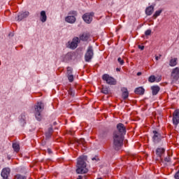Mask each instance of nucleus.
Segmentation results:
<instances>
[{"label":"nucleus","mask_w":179,"mask_h":179,"mask_svg":"<svg viewBox=\"0 0 179 179\" xmlns=\"http://www.w3.org/2000/svg\"><path fill=\"white\" fill-rule=\"evenodd\" d=\"M127 132V128L122 123L117 124V130L113 132V148L120 150L124 145V136Z\"/></svg>","instance_id":"nucleus-1"},{"label":"nucleus","mask_w":179,"mask_h":179,"mask_svg":"<svg viewBox=\"0 0 179 179\" xmlns=\"http://www.w3.org/2000/svg\"><path fill=\"white\" fill-rule=\"evenodd\" d=\"M87 156L81 155L77 159V169L76 170L77 174H86L89 172V169L86 168L87 164Z\"/></svg>","instance_id":"nucleus-2"},{"label":"nucleus","mask_w":179,"mask_h":179,"mask_svg":"<svg viewBox=\"0 0 179 179\" xmlns=\"http://www.w3.org/2000/svg\"><path fill=\"white\" fill-rule=\"evenodd\" d=\"M44 110V103L43 102H38L35 106V116L38 121H41V113Z\"/></svg>","instance_id":"nucleus-3"},{"label":"nucleus","mask_w":179,"mask_h":179,"mask_svg":"<svg viewBox=\"0 0 179 179\" xmlns=\"http://www.w3.org/2000/svg\"><path fill=\"white\" fill-rule=\"evenodd\" d=\"M94 55V52L93 50V46L90 45L87 50L85 55V62H90V61H92Z\"/></svg>","instance_id":"nucleus-4"},{"label":"nucleus","mask_w":179,"mask_h":179,"mask_svg":"<svg viewBox=\"0 0 179 179\" xmlns=\"http://www.w3.org/2000/svg\"><path fill=\"white\" fill-rule=\"evenodd\" d=\"M171 76L172 78L171 85H173V86H176V82H177V80H178L179 79V68L178 67H176L173 69Z\"/></svg>","instance_id":"nucleus-5"},{"label":"nucleus","mask_w":179,"mask_h":179,"mask_svg":"<svg viewBox=\"0 0 179 179\" xmlns=\"http://www.w3.org/2000/svg\"><path fill=\"white\" fill-rule=\"evenodd\" d=\"M102 79L103 80H106L108 85H117V80L114 78L110 76V75L108 74H103L102 76Z\"/></svg>","instance_id":"nucleus-6"},{"label":"nucleus","mask_w":179,"mask_h":179,"mask_svg":"<svg viewBox=\"0 0 179 179\" xmlns=\"http://www.w3.org/2000/svg\"><path fill=\"white\" fill-rule=\"evenodd\" d=\"M93 16H94V13H87L83 15V19L88 24L92 23L93 20Z\"/></svg>","instance_id":"nucleus-7"},{"label":"nucleus","mask_w":179,"mask_h":179,"mask_svg":"<svg viewBox=\"0 0 179 179\" xmlns=\"http://www.w3.org/2000/svg\"><path fill=\"white\" fill-rule=\"evenodd\" d=\"M173 124L175 125V128H177V125L179 124V109L176 110L173 113Z\"/></svg>","instance_id":"nucleus-8"},{"label":"nucleus","mask_w":179,"mask_h":179,"mask_svg":"<svg viewBox=\"0 0 179 179\" xmlns=\"http://www.w3.org/2000/svg\"><path fill=\"white\" fill-rule=\"evenodd\" d=\"M80 43V40L78 37H74L71 42V43L69 44V48H71V50H75L78 47V44Z\"/></svg>","instance_id":"nucleus-9"},{"label":"nucleus","mask_w":179,"mask_h":179,"mask_svg":"<svg viewBox=\"0 0 179 179\" xmlns=\"http://www.w3.org/2000/svg\"><path fill=\"white\" fill-rule=\"evenodd\" d=\"M154 136H153V142L155 143H159L160 141H162V134H159L157 131L154 130L153 131Z\"/></svg>","instance_id":"nucleus-10"},{"label":"nucleus","mask_w":179,"mask_h":179,"mask_svg":"<svg viewBox=\"0 0 179 179\" xmlns=\"http://www.w3.org/2000/svg\"><path fill=\"white\" fill-rule=\"evenodd\" d=\"M10 175V169L4 168L1 171V177L3 179H9L8 177Z\"/></svg>","instance_id":"nucleus-11"},{"label":"nucleus","mask_w":179,"mask_h":179,"mask_svg":"<svg viewBox=\"0 0 179 179\" xmlns=\"http://www.w3.org/2000/svg\"><path fill=\"white\" fill-rule=\"evenodd\" d=\"M90 38V34L86 32H84L80 34L78 38H80L79 40L81 41H87Z\"/></svg>","instance_id":"nucleus-12"},{"label":"nucleus","mask_w":179,"mask_h":179,"mask_svg":"<svg viewBox=\"0 0 179 179\" xmlns=\"http://www.w3.org/2000/svg\"><path fill=\"white\" fill-rule=\"evenodd\" d=\"M151 90H152V96H156V94H157V93L160 92V87L157 85H154L151 87Z\"/></svg>","instance_id":"nucleus-13"},{"label":"nucleus","mask_w":179,"mask_h":179,"mask_svg":"<svg viewBox=\"0 0 179 179\" xmlns=\"http://www.w3.org/2000/svg\"><path fill=\"white\" fill-rule=\"evenodd\" d=\"M155 10V6H148L146 9H145V14L148 16H150L152 15V13H153Z\"/></svg>","instance_id":"nucleus-14"},{"label":"nucleus","mask_w":179,"mask_h":179,"mask_svg":"<svg viewBox=\"0 0 179 179\" xmlns=\"http://www.w3.org/2000/svg\"><path fill=\"white\" fill-rule=\"evenodd\" d=\"M29 16V12L26 11L24 13H21L20 15L17 16V20L20 22V20H23L25 17H27Z\"/></svg>","instance_id":"nucleus-15"},{"label":"nucleus","mask_w":179,"mask_h":179,"mask_svg":"<svg viewBox=\"0 0 179 179\" xmlns=\"http://www.w3.org/2000/svg\"><path fill=\"white\" fill-rule=\"evenodd\" d=\"M66 22H67V23H75V22H76V17H75V16H72V15H69L67 16L65 18Z\"/></svg>","instance_id":"nucleus-16"},{"label":"nucleus","mask_w":179,"mask_h":179,"mask_svg":"<svg viewBox=\"0 0 179 179\" xmlns=\"http://www.w3.org/2000/svg\"><path fill=\"white\" fill-rule=\"evenodd\" d=\"M40 20L42 22V23H45V22H47V14H45V11L42 10L41 12Z\"/></svg>","instance_id":"nucleus-17"},{"label":"nucleus","mask_w":179,"mask_h":179,"mask_svg":"<svg viewBox=\"0 0 179 179\" xmlns=\"http://www.w3.org/2000/svg\"><path fill=\"white\" fill-rule=\"evenodd\" d=\"M164 152H166L164 148H157L156 155L157 156L159 157L160 159H162V156H163Z\"/></svg>","instance_id":"nucleus-18"},{"label":"nucleus","mask_w":179,"mask_h":179,"mask_svg":"<svg viewBox=\"0 0 179 179\" xmlns=\"http://www.w3.org/2000/svg\"><path fill=\"white\" fill-rule=\"evenodd\" d=\"M122 98L125 100L126 99H128V96H129V92H128V90L125 87L122 88Z\"/></svg>","instance_id":"nucleus-19"},{"label":"nucleus","mask_w":179,"mask_h":179,"mask_svg":"<svg viewBox=\"0 0 179 179\" xmlns=\"http://www.w3.org/2000/svg\"><path fill=\"white\" fill-rule=\"evenodd\" d=\"M72 57H73V55L71 52H69L64 57L63 61L64 62H68L72 59Z\"/></svg>","instance_id":"nucleus-20"},{"label":"nucleus","mask_w":179,"mask_h":179,"mask_svg":"<svg viewBox=\"0 0 179 179\" xmlns=\"http://www.w3.org/2000/svg\"><path fill=\"white\" fill-rule=\"evenodd\" d=\"M52 132H54L52 127H50L48 131H46L45 134L46 139H50V138H51L52 135Z\"/></svg>","instance_id":"nucleus-21"},{"label":"nucleus","mask_w":179,"mask_h":179,"mask_svg":"<svg viewBox=\"0 0 179 179\" xmlns=\"http://www.w3.org/2000/svg\"><path fill=\"white\" fill-rule=\"evenodd\" d=\"M136 94H145V89L142 87H139L135 90Z\"/></svg>","instance_id":"nucleus-22"},{"label":"nucleus","mask_w":179,"mask_h":179,"mask_svg":"<svg viewBox=\"0 0 179 179\" xmlns=\"http://www.w3.org/2000/svg\"><path fill=\"white\" fill-rule=\"evenodd\" d=\"M107 136H108V130H104L99 134L101 139H105Z\"/></svg>","instance_id":"nucleus-23"},{"label":"nucleus","mask_w":179,"mask_h":179,"mask_svg":"<svg viewBox=\"0 0 179 179\" xmlns=\"http://www.w3.org/2000/svg\"><path fill=\"white\" fill-rule=\"evenodd\" d=\"M83 143V145H85V138H81L80 140H78L77 138H74L73 140L70 141V143Z\"/></svg>","instance_id":"nucleus-24"},{"label":"nucleus","mask_w":179,"mask_h":179,"mask_svg":"<svg viewBox=\"0 0 179 179\" xmlns=\"http://www.w3.org/2000/svg\"><path fill=\"white\" fill-rule=\"evenodd\" d=\"M13 149H14V151L17 153L19 152V150H20V145H19V144L17 143H13Z\"/></svg>","instance_id":"nucleus-25"},{"label":"nucleus","mask_w":179,"mask_h":179,"mask_svg":"<svg viewBox=\"0 0 179 179\" xmlns=\"http://www.w3.org/2000/svg\"><path fill=\"white\" fill-rule=\"evenodd\" d=\"M170 66H176L177 65V58H173L170 60L169 62Z\"/></svg>","instance_id":"nucleus-26"},{"label":"nucleus","mask_w":179,"mask_h":179,"mask_svg":"<svg viewBox=\"0 0 179 179\" xmlns=\"http://www.w3.org/2000/svg\"><path fill=\"white\" fill-rule=\"evenodd\" d=\"M163 12V10H157L155 14L153 15L154 19H156L157 16H160V14Z\"/></svg>","instance_id":"nucleus-27"},{"label":"nucleus","mask_w":179,"mask_h":179,"mask_svg":"<svg viewBox=\"0 0 179 179\" xmlns=\"http://www.w3.org/2000/svg\"><path fill=\"white\" fill-rule=\"evenodd\" d=\"M156 81V77L155 76H150L148 78V82L153 83Z\"/></svg>","instance_id":"nucleus-28"},{"label":"nucleus","mask_w":179,"mask_h":179,"mask_svg":"<svg viewBox=\"0 0 179 179\" xmlns=\"http://www.w3.org/2000/svg\"><path fill=\"white\" fill-rule=\"evenodd\" d=\"M69 94L70 96H71L72 97H73V96H75V91H73V90L72 88H69V90H68Z\"/></svg>","instance_id":"nucleus-29"},{"label":"nucleus","mask_w":179,"mask_h":179,"mask_svg":"<svg viewBox=\"0 0 179 179\" xmlns=\"http://www.w3.org/2000/svg\"><path fill=\"white\" fill-rule=\"evenodd\" d=\"M101 93H103V94H108V88L102 87Z\"/></svg>","instance_id":"nucleus-30"},{"label":"nucleus","mask_w":179,"mask_h":179,"mask_svg":"<svg viewBox=\"0 0 179 179\" xmlns=\"http://www.w3.org/2000/svg\"><path fill=\"white\" fill-rule=\"evenodd\" d=\"M69 82H70L71 83H72V82H73V74H70L69 76H67Z\"/></svg>","instance_id":"nucleus-31"},{"label":"nucleus","mask_w":179,"mask_h":179,"mask_svg":"<svg viewBox=\"0 0 179 179\" xmlns=\"http://www.w3.org/2000/svg\"><path fill=\"white\" fill-rule=\"evenodd\" d=\"M14 179H26V177L20 174H17L15 176Z\"/></svg>","instance_id":"nucleus-32"},{"label":"nucleus","mask_w":179,"mask_h":179,"mask_svg":"<svg viewBox=\"0 0 179 179\" xmlns=\"http://www.w3.org/2000/svg\"><path fill=\"white\" fill-rule=\"evenodd\" d=\"M73 71V69H72V67H67V76L72 75Z\"/></svg>","instance_id":"nucleus-33"},{"label":"nucleus","mask_w":179,"mask_h":179,"mask_svg":"<svg viewBox=\"0 0 179 179\" xmlns=\"http://www.w3.org/2000/svg\"><path fill=\"white\" fill-rule=\"evenodd\" d=\"M69 15H72L71 16H78V12L75 11V10H71L69 13Z\"/></svg>","instance_id":"nucleus-34"},{"label":"nucleus","mask_w":179,"mask_h":179,"mask_svg":"<svg viewBox=\"0 0 179 179\" xmlns=\"http://www.w3.org/2000/svg\"><path fill=\"white\" fill-rule=\"evenodd\" d=\"M150 34H152V30L148 29L147 31H145V36H150Z\"/></svg>","instance_id":"nucleus-35"},{"label":"nucleus","mask_w":179,"mask_h":179,"mask_svg":"<svg viewBox=\"0 0 179 179\" xmlns=\"http://www.w3.org/2000/svg\"><path fill=\"white\" fill-rule=\"evenodd\" d=\"M118 62L120 64V65H124V60L121 59V57H119L117 59Z\"/></svg>","instance_id":"nucleus-36"},{"label":"nucleus","mask_w":179,"mask_h":179,"mask_svg":"<svg viewBox=\"0 0 179 179\" xmlns=\"http://www.w3.org/2000/svg\"><path fill=\"white\" fill-rule=\"evenodd\" d=\"M46 144H47V141L45 139L42 140V142H41L42 146H45Z\"/></svg>","instance_id":"nucleus-37"},{"label":"nucleus","mask_w":179,"mask_h":179,"mask_svg":"<svg viewBox=\"0 0 179 179\" xmlns=\"http://www.w3.org/2000/svg\"><path fill=\"white\" fill-rule=\"evenodd\" d=\"M170 160V157H166L164 158V162H166V163H169Z\"/></svg>","instance_id":"nucleus-38"},{"label":"nucleus","mask_w":179,"mask_h":179,"mask_svg":"<svg viewBox=\"0 0 179 179\" xmlns=\"http://www.w3.org/2000/svg\"><path fill=\"white\" fill-rule=\"evenodd\" d=\"M138 47L140 50H141V51H143V50H145V46L143 45H138Z\"/></svg>","instance_id":"nucleus-39"},{"label":"nucleus","mask_w":179,"mask_h":179,"mask_svg":"<svg viewBox=\"0 0 179 179\" xmlns=\"http://www.w3.org/2000/svg\"><path fill=\"white\" fill-rule=\"evenodd\" d=\"M175 178L176 179H179V170L178 171V173L175 174Z\"/></svg>","instance_id":"nucleus-40"},{"label":"nucleus","mask_w":179,"mask_h":179,"mask_svg":"<svg viewBox=\"0 0 179 179\" xmlns=\"http://www.w3.org/2000/svg\"><path fill=\"white\" fill-rule=\"evenodd\" d=\"M160 58H162V55H159V56H155L156 61H159V59H160Z\"/></svg>","instance_id":"nucleus-41"},{"label":"nucleus","mask_w":179,"mask_h":179,"mask_svg":"<svg viewBox=\"0 0 179 179\" xmlns=\"http://www.w3.org/2000/svg\"><path fill=\"white\" fill-rule=\"evenodd\" d=\"M48 153L49 155H51V153H52V151H51V149H50V148L48 149Z\"/></svg>","instance_id":"nucleus-42"},{"label":"nucleus","mask_w":179,"mask_h":179,"mask_svg":"<svg viewBox=\"0 0 179 179\" xmlns=\"http://www.w3.org/2000/svg\"><path fill=\"white\" fill-rule=\"evenodd\" d=\"M22 120H23V121H24V124H26V120H24V115H22Z\"/></svg>","instance_id":"nucleus-43"},{"label":"nucleus","mask_w":179,"mask_h":179,"mask_svg":"<svg viewBox=\"0 0 179 179\" xmlns=\"http://www.w3.org/2000/svg\"><path fill=\"white\" fill-rule=\"evenodd\" d=\"M92 160H93V161L96 160L97 162V160H99V158L93 157L92 159Z\"/></svg>","instance_id":"nucleus-44"},{"label":"nucleus","mask_w":179,"mask_h":179,"mask_svg":"<svg viewBox=\"0 0 179 179\" xmlns=\"http://www.w3.org/2000/svg\"><path fill=\"white\" fill-rule=\"evenodd\" d=\"M141 75H142V73H141V72L137 73V76H141Z\"/></svg>","instance_id":"nucleus-45"},{"label":"nucleus","mask_w":179,"mask_h":179,"mask_svg":"<svg viewBox=\"0 0 179 179\" xmlns=\"http://www.w3.org/2000/svg\"><path fill=\"white\" fill-rule=\"evenodd\" d=\"M82 178H83V176H78V178L77 179H82Z\"/></svg>","instance_id":"nucleus-46"},{"label":"nucleus","mask_w":179,"mask_h":179,"mask_svg":"<svg viewBox=\"0 0 179 179\" xmlns=\"http://www.w3.org/2000/svg\"><path fill=\"white\" fill-rule=\"evenodd\" d=\"M160 80H162V77H159L158 79V82H160Z\"/></svg>","instance_id":"nucleus-47"},{"label":"nucleus","mask_w":179,"mask_h":179,"mask_svg":"<svg viewBox=\"0 0 179 179\" xmlns=\"http://www.w3.org/2000/svg\"><path fill=\"white\" fill-rule=\"evenodd\" d=\"M116 71H117V72H120V69L117 68V69H116Z\"/></svg>","instance_id":"nucleus-48"},{"label":"nucleus","mask_w":179,"mask_h":179,"mask_svg":"<svg viewBox=\"0 0 179 179\" xmlns=\"http://www.w3.org/2000/svg\"><path fill=\"white\" fill-rule=\"evenodd\" d=\"M97 179H103V178H97Z\"/></svg>","instance_id":"nucleus-49"},{"label":"nucleus","mask_w":179,"mask_h":179,"mask_svg":"<svg viewBox=\"0 0 179 179\" xmlns=\"http://www.w3.org/2000/svg\"><path fill=\"white\" fill-rule=\"evenodd\" d=\"M157 1H160V0H157Z\"/></svg>","instance_id":"nucleus-50"}]
</instances>
